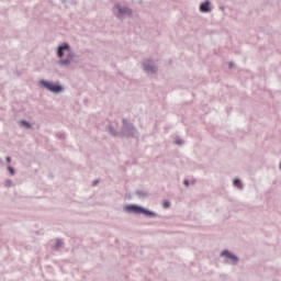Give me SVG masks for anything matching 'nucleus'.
<instances>
[{
  "label": "nucleus",
  "mask_w": 281,
  "mask_h": 281,
  "mask_svg": "<svg viewBox=\"0 0 281 281\" xmlns=\"http://www.w3.org/2000/svg\"><path fill=\"white\" fill-rule=\"evenodd\" d=\"M56 56L60 59L58 61L60 67H69V65H71L76 58V52H74V48H71L69 43H63L57 46Z\"/></svg>",
  "instance_id": "f257e3e1"
},
{
  "label": "nucleus",
  "mask_w": 281,
  "mask_h": 281,
  "mask_svg": "<svg viewBox=\"0 0 281 281\" xmlns=\"http://www.w3.org/2000/svg\"><path fill=\"white\" fill-rule=\"evenodd\" d=\"M124 212H126L127 214H143V216H147L148 218H157V213L155 211H150L137 204L125 205Z\"/></svg>",
  "instance_id": "f03ea898"
},
{
  "label": "nucleus",
  "mask_w": 281,
  "mask_h": 281,
  "mask_svg": "<svg viewBox=\"0 0 281 281\" xmlns=\"http://www.w3.org/2000/svg\"><path fill=\"white\" fill-rule=\"evenodd\" d=\"M121 137H133L134 139H137L139 137V131L133 123H130L127 119H123Z\"/></svg>",
  "instance_id": "7ed1b4c3"
},
{
  "label": "nucleus",
  "mask_w": 281,
  "mask_h": 281,
  "mask_svg": "<svg viewBox=\"0 0 281 281\" xmlns=\"http://www.w3.org/2000/svg\"><path fill=\"white\" fill-rule=\"evenodd\" d=\"M112 14H114L116 16V19L122 21L126 18L131 19L133 16V10H131V8H128L127 5L116 2L112 7Z\"/></svg>",
  "instance_id": "20e7f679"
},
{
  "label": "nucleus",
  "mask_w": 281,
  "mask_h": 281,
  "mask_svg": "<svg viewBox=\"0 0 281 281\" xmlns=\"http://www.w3.org/2000/svg\"><path fill=\"white\" fill-rule=\"evenodd\" d=\"M40 85L44 89H47V91H50V93H63V91H65V88L61 85L54 83L44 79L40 80Z\"/></svg>",
  "instance_id": "39448f33"
},
{
  "label": "nucleus",
  "mask_w": 281,
  "mask_h": 281,
  "mask_svg": "<svg viewBox=\"0 0 281 281\" xmlns=\"http://www.w3.org/2000/svg\"><path fill=\"white\" fill-rule=\"evenodd\" d=\"M221 258H225L224 259L225 265H231L232 267H236V265L240 262V258H238V256L231 252L229 250H223L221 252Z\"/></svg>",
  "instance_id": "423d86ee"
},
{
  "label": "nucleus",
  "mask_w": 281,
  "mask_h": 281,
  "mask_svg": "<svg viewBox=\"0 0 281 281\" xmlns=\"http://www.w3.org/2000/svg\"><path fill=\"white\" fill-rule=\"evenodd\" d=\"M142 66H143V70L145 71V74L155 75V74H157V71H159L157 64H155L151 59L144 60Z\"/></svg>",
  "instance_id": "0eeeda50"
},
{
  "label": "nucleus",
  "mask_w": 281,
  "mask_h": 281,
  "mask_svg": "<svg viewBox=\"0 0 281 281\" xmlns=\"http://www.w3.org/2000/svg\"><path fill=\"white\" fill-rule=\"evenodd\" d=\"M210 5V0H205L203 3L200 4V12H203L204 14H207V12H212Z\"/></svg>",
  "instance_id": "6e6552de"
},
{
  "label": "nucleus",
  "mask_w": 281,
  "mask_h": 281,
  "mask_svg": "<svg viewBox=\"0 0 281 281\" xmlns=\"http://www.w3.org/2000/svg\"><path fill=\"white\" fill-rule=\"evenodd\" d=\"M108 133L110 135H112L113 137H120V135H122V132H119L117 130H115L113 127V125H108V128H106Z\"/></svg>",
  "instance_id": "1a4fd4ad"
},
{
  "label": "nucleus",
  "mask_w": 281,
  "mask_h": 281,
  "mask_svg": "<svg viewBox=\"0 0 281 281\" xmlns=\"http://www.w3.org/2000/svg\"><path fill=\"white\" fill-rule=\"evenodd\" d=\"M135 194L138 199H148V192L146 191L137 190Z\"/></svg>",
  "instance_id": "9d476101"
},
{
  "label": "nucleus",
  "mask_w": 281,
  "mask_h": 281,
  "mask_svg": "<svg viewBox=\"0 0 281 281\" xmlns=\"http://www.w3.org/2000/svg\"><path fill=\"white\" fill-rule=\"evenodd\" d=\"M233 186H235V188H238V190H243L245 187L243 186V182L240 181V179H235L233 181Z\"/></svg>",
  "instance_id": "9b49d317"
},
{
  "label": "nucleus",
  "mask_w": 281,
  "mask_h": 281,
  "mask_svg": "<svg viewBox=\"0 0 281 281\" xmlns=\"http://www.w3.org/2000/svg\"><path fill=\"white\" fill-rule=\"evenodd\" d=\"M60 247H63V240L57 239L55 245L53 246V249L58 250L60 249Z\"/></svg>",
  "instance_id": "f8f14e48"
},
{
  "label": "nucleus",
  "mask_w": 281,
  "mask_h": 281,
  "mask_svg": "<svg viewBox=\"0 0 281 281\" xmlns=\"http://www.w3.org/2000/svg\"><path fill=\"white\" fill-rule=\"evenodd\" d=\"M4 187L5 188H14V181H12L10 179L5 180Z\"/></svg>",
  "instance_id": "ddd939ff"
},
{
  "label": "nucleus",
  "mask_w": 281,
  "mask_h": 281,
  "mask_svg": "<svg viewBox=\"0 0 281 281\" xmlns=\"http://www.w3.org/2000/svg\"><path fill=\"white\" fill-rule=\"evenodd\" d=\"M20 124L21 126H25V128H32V124H30L27 121H21Z\"/></svg>",
  "instance_id": "4468645a"
},
{
  "label": "nucleus",
  "mask_w": 281,
  "mask_h": 281,
  "mask_svg": "<svg viewBox=\"0 0 281 281\" xmlns=\"http://www.w3.org/2000/svg\"><path fill=\"white\" fill-rule=\"evenodd\" d=\"M7 170L9 171V173L11 175V177H14V175H15L14 168H12L11 166H8V167H7Z\"/></svg>",
  "instance_id": "2eb2a0df"
},
{
  "label": "nucleus",
  "mask_w": 281,
  "mask_h": 281,
  "mask_svg": "<svg viewBox=\"0 0 281 281\" xmlns=\"http://www.w3.org/2000/svg\"><path fill=\"white\" fill-rule=\"evenodd\" d=\"M175 144H177L178 146H183V140L181 138H178L175 140Z\"/></svg>",
  "instance_id": "dca6fc26"
},
{
  "label": "nucleus",
  "mask_w": 281,
  "mask_h": 281,
  "mask_svg": "<svg viewBox=\"0 0 281 281\" xmlns=\"http://www.w3.org/2000/svg\"><path fill=\"white\" fill-rule=\"evenodd\" d=\"M162 207L165 210H168V207H170V202L169 201H165L164 204H162Z\"/></svg>",
  "instance_id": "f3484780"
},
{
  "label": "nucleus",
  "mask_w": 281,
  "mask_h": 281,
  "mask_svg": "<svg viewBox=\"0 0 281 281\" xmlns=\"http://www.w3.org/2000/svg\"><path fill=\"white\" fill-rule=\"evenodd\" d=\"M183 184H184L187 188H189V187H190V181L184 180V181H183Z\"/></svg>",
  "instance_id": "a211bd4d"
},
{
  "label": "nucleus",
  "mask_w": 281,
  "mask_h": 281,
  "mask_svg": "<svg viewBox=\"0 0 281 281\" xmlns=\"http://www.w3.org/2000/svg\"><path fill=\"white\" fill-rule=\"evenodd\" d=\"M5 161H7V164H10V161H12V158H11L10 156H8V157L5 158Z\"/></svg>",
  "instance_id": "6ab92c4d"
},
{
  "label": "nucleus",
  "mask_w": 281,
  "mask_h": 281,
  "mask_svg": "<svg viewBox=\"0 0 281 281\" xmlns=\"http://www.w3.org/2000/svg\"><path fill=\"white\" fill-rule=\"evenodd\" d=\"M98 183H100V181H98V180L93 181V186H98Z\"/></svg>",
  "instance_id": "aec40b11"
},
{
  "label": "nucleus",
  "mask_w": 281,
  "mask_h": 281,
  "mask_svg": "<svg viewBox=\"0 0 281 281\" xmlns=\"http://www.w3.org/2000/svg\"><path fill=\"white\" fill-rule=\"evenodd\" d=\"M220 10H221L222 12H225V7H220Z\"/></svg>",
  "instance_id": "412c9836"
},
{
  "label": "nucleus",
  "mask_w": 281,
  "mask_h": 281,
  "mask_svg": "<svg viewBox=\"0 0 281 281\" xmlns=\"http://www.w3.org/2000/svg\"><path fill=\"white\" fill-rule=\"evenodd\" d=\"M229 69H232L234 67V63H229Z\"/></svg>",
  "instance_id": "4be33fe9"
},
{
  "label": "nucleus",
  "mask_w": 281,
  "mask_h": 281,
  "mask_svg": "<svg viewBox=\"0 0 281 281\" xmlns=\"http://www.w3.org/2000/svg\"><path fill=\"white\" fill-rule=\"evenodd\" d=\"M3 164V160L0 158V165Z\"/></svg>",
  "instance_id": "5701e85b"
}]
</instances>
